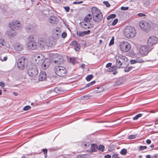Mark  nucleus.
I'll return each instance as SVG.
<instances>
[{
  "instance_id": "obj_1",
  "label": "nucleus",
  "mask_w": 158,
  "mask_h": 158,
  "mask_svg": "<svg viewBox=\"0 0 158 158\" xmlns=\"http://www.w3.org/2000/svg\"><path fill=\"white\" fill-rule=\"evenodd\" d=\"M115 58L118 68H125L127 64V58L126 56L119 54L116 56Z\"/></svg>"
},
{
  "instance_id": "obj_2",
  "label": "nucleus",
  "mask_w": 158,
  "mask_h": 158,
  "mask_svg": "<svg viewBox=\"0 0 158 158\" xmlns=\"http://www.w3.org/2000/svg\"><path fill=\"white\" fill-rule=\"evenodd\" d=\"M92 13L93 20L96 22H99L102 19L103 15L100 10L96 7L92 9Z\"/></svg>"
},
{
  "instance_id": "obj_3",
  "label": "nucleus",
  "mask_w": 158,
  "mask_h": 158,
  "mask_svg": "<svg viewBox=\"0 0 158 158\" xmlns=\"http://www.w3.org/2000/svg\"><path fill=\"white\" fill-rule=\"evenodd\" d=\"M136 33L135 29L132 26H127L124 29V34L127 38H132L135 36Z\"/></svg>"
},
{
  "instance_id": "obj_4",
  "label": "nucleus",
  "mask_w": 158,
  "mask_h": 158,
  "mask_svg": "<svg viewBox=\"0 0 158 158\" xmlns=\"http://www.w3.org/2000/svg\"><path fill=\"white\" fill-rule=\"evenodd\" d=\"M56 74L60 77H64L66 74V70L65 68L62 66H56L54 68Z\"/></svg>"
},
{
  "instance_id": "obj_5",
  "label": "nucleus",
  "mask_w": 158,
  "mask_h": 158,
  "mask_svg": "<svg viewBox=\"0 0 158 158\" xmlns=\"http://www.w3.org/2000/svg\"><path fill=\"white\" fill-rule=\"evenodd\" d=\"M54 42L51 41L49 40H40L38 43V46L41 49H43L45 46L48 47H52Z\"/></svg>"
},
{
  "instance_id": "obj_6",
  "label": "nucleus",
  "mask_w": 158,
  "mask_h": 158,
  "mask_svg": "<svg viewBox=\"0 0 158 158\" xmlns=\"http://www.w3.org/2000/svg\"><path fill=\"white\" fill-rule=\"evenodd\" d=\"M38 69L34 65L29 67L27 71L28 74L30 76L32 77H35L38 73Z\"/></svg>"
},
{
  "instance_id": "obj_7",
  "label": "nucleus",
  "mask_w": 158,
  "mask_h": 158,
  "mask_svg": "<svg viewBox=\"0 0 158 158\" xmlns=\"http://www.w3.org/2000/svg\"><path fill=\"white\" fill-rule=\"evenodd\" d=\"M27 60L24 56L20 57L17 62V67L20 70H23L27 63Z\"/></svg>"
},
{
  "instance_id": "obj_8",
  "label": "nucleus",
  "mask_w": 158,
  "mask_h": 158,
  "mask_svg": "<svg viewBox=\"0 0 158 158\" xmlns=\"http://www.w3.org/2000/svg\"><path fill=\"white\" fill-rule=\"evenodd\" d=\"M121 50L123 52H128L131 48L130 44L127 41L121 42L119 45Z\"/></svg>"
},
{
  "instance_id": "obj_9",
  "label": "nucleus",
  "mask_w": 158,
  "mask_h": 158,
  "mask_svg": "<svg viewBox=\"0 0 158 158\" xmlns=\"http://www.w3.org/2000/svg\"><path fill=\"white\" fill-rule=\"evenodd\" d=\"M150 21H142L140 22L139 25L140 27L144 31H148L151 29Z\"/></svg>"
},
{
  "instance_id": "obj_10",
  "label": "nucleus",
  "mask_w": 158,
  "mask_h": 158,
  "mask_svg": "<svg viewBox=\"0 0 158 158\" xmlns=\"http://www.w3.org/2000/svg\"><path fill=\"white\" fill-rule=\"evenodd\" d=\"M10 28L15 30L19 29L21 24L18 21H15L10 23Z\"/></svg>"
},
{
  "instance_id": "obj_11",
  "label": "nucleus",
  "mask_w": 158,
  "mask_h": 158,
  "mask_svg": "<svg viewBox=\"0 0 158 158\" xmlns=\"http://www.w3.org/2000/svg\"><path fill=\"white\" fill-rule=\"evenodd\" d=\"M139 52L141 55L146 56L148 53L149 49L146 46H143L140 47Z\"/></svg>"
},
{
  "instance_id": "obj_12",
  "label": "nucleus",
  "mask_w": 158,
  "mask_h": 158,
  "mask_svg": "<svg viewBox=\"0 0 158 158\" xmlns=\"http://www.w3.org/2000/svg\"><path fill=\"white\" fill-rule=\"evenodd\" d=\"M157 38L154 36L150 37L148 40L147 44L149 46H151L157 43Z\"/></svg>"
},
{
  "instance_id": "obj_13",
  "label": "nucleus",
  "mask_w": 158,
  "mask_h": 158,
  "mask_svg": "<svg viewBox=\"0 0 158 158\" xmlns=\"http://www.w3.org/2000/svg\"><path fill=\"white\" fill-rule=\"evenodd\" d=\"M27 45L28 48L32 50H34L36 49L37 47L36 43L35 42H27Z\"/></svg>"
},
{
  "instance_id": "obj_14",
  "label": "nucleus",
  "mask_w": 158,
  "mask_h": 158,
  "mask_svg": "<svg viewBox=\"0 0 158 158\" xmlns=\"http://www.w3.org/2000/svg\"><path fill=\"white\" fill-rule=\"evenodd\" d=\"M49 22L52 25L57 23L58 22V20L56 16H51L49 17Z\"/></svg>"
},
{
  "instance_id": "obj_15",
  "label": "nucleus",
  "mask_w": 158,
  "mask_h": 158,
  "mask_svg": "<svg viewBox=\"0 0 158 158\" xmlns=\"http://www.w3.org/2000/svg\"><path fill=\"white\" fill-rule=\"evenodd\" d=\"M80 25L81 27L83 29H87L90 28V24L85 21L80 22Z\"/></svg>"
},
{
  "instance_id": "obj_16",
  "label": "nucleus",
  "mask_w": 158,
  "mask_h": 158,
  "mask_svg": "<svg viewBox=\"0 0 158 158\" xmlns=\"http://www.w3.org/2000/svg\"><path fill=\"white\" fill-rule=\"evenodd\" d=\"M41 64H42V66L44 69H46L50 65L49 60L48 59L44 60Z\"/></svg>"
},
{
  "instance_id": "obj_17",
  "label": "nucleus",
  "mask_w": 158,
  "mask_h": 158,
  "mask_svg": "<svg viewBox=\"0 0 158 158\" xmlns=\"http://www.w3.org/2000/svg\"><path fill=\"white\" fill-rule=\"evenodd\" d=\"M61 33L60 31L57 30L54 31L52 35L53 38L54 39L57 40L60 36Z\"/></svg>"
},
{
  "instance_id": "obj_18",
  "label": "nucleus",
  "mask_w": 158,
  "mask_h": 158,
  "mask_svg": "<svg viewBox=\"0 0 158 158\" xmlns=\"http://www.w3.org/2000/svg\"><path fill=\"white\" fill-rule=\"evenodd\" d=\"M46 79V75L45 72H41L39 75L38 79L39 81H42Z\"/></svg>"
},
{
  "instance_id": "obj_19",
  "label": "nucleus",
  "mask_w": 158,
  "mask_h": 158,
  "mask_svg": "<svg viewBox=\"0 0 158 158\" xmlns=\"http://www.w3.org/2000/svg\"><path fill=\"white\" fill-rule=\"evenodd\" d=\"M14 48L16 51L19 52L23 50V46L22 44L17 43L14 45Z\"/></svg>"
},
{
  "instance_id": "obj_20",
  "label": "nucleus",
  "mask_w": 158,
  "mask_h": 158,
  "mask_svg": "<svg viewBox=\"0 0 158 158\" xmlns=\"http://www.w3.org/2000/svg\"><path fill=\"white\" fill-rule=\"evenodd\" d=\"M53 61L54 62L53 64L55 65L60 64H62L63 62L62 59L59 57H57L55 59H53Z\"/></svg>"
},
{
  "instance_id": "obj_21",
  "label": "nucleus",
  "mask_w": 158,
  "mask_h": 158,
  "mask_svg": "<svg viewBox=\"0 0 158 158\" xmlns=\"http://www.w3.org/2000/svg\"><path fill=\"white\" fill-rule=\"evenodd\" d=\"M17 34V32H16V30L12 29L10 28L8 31V34L9 36L10 37H13L16 35Z\"/></svg>"
},
{
  "instance_id": "obj_22",
  "label": "nucleus",
  "mask_w": 158,
  "mask_h": 158,
  "mask_svg": "<svg viewBox=\"0 0 158 158\" xmlns=\"http://www.w3.org/2000/svg\"><path fill=\"white\" fill-rule=\"evenodd\" d=\"M90 32V31L88 30L86 31H80L78 33L77 32V35L80 36H83L85 35L89 34Z\"/></svg>"
},
{
  "instance_id": "obj_23",
  "label": "nucleus",
  "mask_w": 158,
  "mask_h": 158,
  "mask_svg": "<svg viewBox=\"0 0 158 158\" xmlns=\"http://www.w3.org/2000/svg\"><path fill=\"white\" fill-rule=\"evenodd\" d=\"M144 60L141 58H137L135 60H130L131 64H135L136 63H140L143 62Z\"/></svg>"
},
{
  "instance_id": "obj_24",
  "label": "nucleus",
  "mask_w": 158,
  "mask_h": 158,
  "mask_svg": "<svg viewBox=\"0 0 158 158\" xmlns=\"http://www.w3.org/2000/svg\"><path fill=\"white\" fill-rule=\"evenodd\" d=\"M93 16L90 14H89L87 15L84 19V21L86 23H89L91 20Z\"/></svg>"
},
{
  "instance_id": "obj_25",
  "label": "nucleus",
  "mask_w": 158,
  "mask_h": 158,
  "mask_svg": "<svg viewBox=\"0 0 158 158\" xmlns=\"http://www.w3.org/2000/svg\"><path fill=\"white\" fill-rule=\"evenodd\" d=\"M98 148V146L95 144H92L91 146V151L90 152H96L97 149Z\"/></svg>"
},
{
  "instance_id": "obj_26",
  "label": "nucleus",
  "mask_w": 158,
  "mask_h": 158,
  "mask_svg": "<svg viewBox=\"0 0 158 158\" xmlns=\"http://www.w3.org/2000/svg\"><path fill=\"white\" fill-rule=\"evenodd\" d=\"M44 60L43 56L41 55H40V59H35L36 63L37 64H41Z\"/></svg>"
},
{
  "instance_id": "obj_27",
  "label": "nucleus",
  "mask_w": 158,
  "mask_h": 158,
  "mask_svg": "<svg viewBox=\"0 0 158 158\" xmlns=\"http://www.w3.org/2000/svg\"><path fill=\"white\" fill-rule=\"evenodd\" d=\"M150 24L151 25V28L154 29L157 26V22H155L154 21L150 22Z\"/></svg>"
},
{
  "instance_id": "obj_28",
  "label": "nucleus",
  "mask_w": 158,
  "mask_h": 158,
  "mask_svg": "<svg viewBox=\"0 0 158 158\" xmlns=\"http://www.w3.org/2000/svg\"><path fill=\"white\" fill-rule=\"evenodd\" d=\"M74 43L76 44L75 47L74 49L76 51H78L80 49V45L79 44L77 43L76 41H74Z\"/></svg>"
},
{
  "instance_id": "obj_29",
  "label": "nucleus",
  "mask_w": 158,
  "mask_h": 158,
  "mask_svg": "<svg viewBox=\"0 0 158 158\" xmlns=\"http://www.w3.org/2000/svg\"><path fill=\"white\" fill-rule=\"evenodd\" d=\"M117 67L118 68V67H117V66H113L112 67L108 69L107 71L108 72L114 71L116 69Z\"/></svg>"
},
{
  "instance_id": "obj_30",
  "label": "nucleus",
  "mask_w": 158,
  "mask_h": 158,
  "mask_svg": "<svg viewBox=\"0 0 158 158\" xmlns=\"http://www.w3.org/2000/svg\"><path fill=\"white\" fill-rule=\"evenodd\" d=\"M105 147L102 144L99 145L98 148V149L100 151H101L102 152H103L104 151Z\"/></svg>"
},
{
  "instance_id": "obj_31",
  "label": "nucleus",
  "mask_w": 158,
  "mask_h": 158,
  "mask_svg": "<svg viewBox=\"0 0 158 158\" xmlns=\"http://www.w3.org/2000/svg\"><path fill=\"white\" fill-rule=\"evenodd\" d=\"M95 82V81H93L92 82H90L89 83L86 84L85 86L83 88L84 89L86 87H88L91 86V85H92L93 84H94Z\"/></svg>"
},
{
  "instance_id": "obj_32",
  "label": "nucleus",
  "mask_w": 158,
  "mask_h": 158,
  "mask_svg": "<svg viewBox=\"0 0 158 158\" xmlns=\"http://www.w3.org/2000/svg\"><path fill=\"white\" fill-rule=\"evenodd\" d=\"M122 84V82L120 80H117L115 81L114 85L115 86H119Z\"/></svg>"
},
{
  "instance_id": "obj_33",
  "label": "nucleus",
  "mask_w": 158,
  "mask_h": 158,
  "mask_svg": "<svg viewBox=\"0 0 158 158\" xmlns=\"http://www.w3.org/2000/svg\"><path fill=\"white\" fill-rule=\"evenodd\" d=\"M116 15L114 14L110 15L107 17V19L110 20L111 19H114L116 17Z\"/></svg>"
},
{
  "instance_id": "obj_34",
  "label": "nucleus",
  "mask_w": 158,
  "mask_h": 158,
  "mask_svg": "<svg viewBox=\"0 0 158 158\" xmlns=\"http://www.w3.org/2000/svg\"><path fill=\"white\" fill-rule=\"evenodd\" d=\"M142 114H139L136 115L133 118L134 120H136L138 119L139 118L142 116Z\"/></svg>"
},
{
  "instance_id": "obj_35",
  "label": "nucleus",
  "mask_w": 158,
  "mask_h": 158,
  "mask_svg": "<svg viewBox=\"0 0 158 158\" xmlns=\"http://www.w3.org/2000/svg\"><path fill=\"white\" fill-rule=\"evenodd\" d=\"M54 91L55 93L58 94H59L61 92L60 88H59L58 87L55 88L54 90Z\"/></svg>"
},
{
  "instance_id": "obj_36",
  "label": "nucleus",
  "mask_w": 158,
  "mask_h": 158,
  "mask_svg": "<svg viewBox=\"0 0 158 158\" xmlns=\"http://www.w3.org/2000/svg\"><path fill=\"white\" fill-rule=\"evenodd\" d=\"M93 76V75L91 74L88 75L86 77V80L88 81H90L92 78Z\"/></svg>"
},
{
  "instance_id": "obj_37",
  "label": "nucleus",
  "mask_w": 158,
  "mask_h": 158,
  "mask_svg": "<svg viewBox=\"0 0 158 158\" xmlns=\"http://www.w3.org/2000/svg\"><path fill=\"white\" fill-rule=\"evenodd\" d=\"M28 42H33L34 41V38L32 35L29 36V38L28 39Z\"/></svg>"
},
{
  "instance_id": "obj_38",
  "label": "nucleus",
  "mask_w": 158,
  "mask_h": 158,
  "mask_svg": "<svg viewBox=\"0 0 158 158\" xmlns=\"http://www.w3.org/2000/svg\"><path fill=\"white\" fill-rule=\"evenodd\" d=\"M91 97L88 95H86L84 96L83 97H81L82 99L85 100L89 99Z\"/></svg>"
},
{
  "instance_id": "obj_39",
  "label": "nucleus",
  "mask_w": 158,
  "mask_h": 158,
  "mask_svg": "<svg viewBox=\"0 0 158 158\" xmlns=\"http://www.w3.org/2000/svg\"><path fill=\"white\" fill-rule=\"evenodd\" d=\"M127 152V151L126 149L124 148L120 152V153L122 155H125Z\"/></svg>"
},
{
  "instance_id": "obj_40",
  "label": "nucleus",
  "mask_w": 158,
  "mask_h": 158,
  "mask_svg": "<svg viewBox=\"0 0 158 158\" xmlns=\"http://www.w3.org/2000/svg\"><path fill=\"white\" fill-rule=\"evenodd\" d=\"M70 62L73 64H74L76 63V60L75 58H70Z\"/></svg>"
},
{
  "instance_id": "obj_41",
  "label": "nucleus",
  "mask_w": 158,
  "mask_h": 158,
  "mask_svg": "<svg viewBox=\"0 0 158 158\" xmlns=\"http://www.w3.org/2000/svg\"><path fill=\"white\" fill-rule=\"evenodd\" d=\"M132 67L130 66L129 67L127 68L124 69V71L125 72H127L130 71L132 69Z\"/></svg>"
},
{
  "instance_id": "obj_42",
  "label": "nucleus",
  "mask_w": 158,
  "mask_h": 158,
  "mask_svg": "<svg viewBox=\"0 0 158 158\" xmlns=\"http://www.w3.org/2000/svg\"><path fill=\"white\" fill-rule=\"evenodd\" d=\"M114 43V37H113L110 40V41L109 43V45L110 46L113 44Z\"/></svg>"
},
{
  "instance_id": "obj_43",
  "label": "nucleus",
  "mask_w": 158,
  "mask_h": 158,
  "mask_svg": "<svg viewBox=\"0 0 158 158\" xmlns=\"http://www.w3.org/2000/svg\"><path fill=\"white\" fill-rule=\"evenodd\" d=\"M42 151L44 152V156L45 157H47V150L46 149H43L42 150Z\"/></svg>"
},
{
  "instance_id": "obj_44",
  "label": "nucleus",
  "mask_w": 158,
  "mask_h": 158,
  "mask_svg": "<svg viewBox=\"0 0 158 158\" xmlns=\"http://www.w3.org/2000/svg\"><path fill=\"white\" fill-rule=\"evenodd\" d=\"M97 89L98 90L96 91V92L97 93H100L102 92L104 90L102 88L98 87Z\"/></svg>"
},
{
  "instance_id": "obj_45",
  "label": "nucleus",
  "mask_w": 158,
  "mask_h": 158,
  "mask_svg": "<svg viewBox=\"0 0 158 158\" xmlns=\"http://www.w3.org/2000/svg\"><path fill=\"white\" fill-rule=\"evenodd\" d=\"M31 108V107L29 106H25L23 109V110L25 111H26L30 110Z\"/></svg>"
},
{
  "instance_id": "obj_46",
  "label": "nucleus",
  "mask_w": 158,
  "mask_h": 158,
  "mask_svg": "<svg viewBox=\"0 0 158 158\" xmlns=\"http://www.w3.org/2000/svg\"><path fill=\"white\" fill-rule=\"evenodd\" d=\"M118 19H114V20L112 22L111 25L113 26H114L118 22Z\"/></svg>"
},
{
  "instance_id": "obj_47",
  "label": "nucleus",
  "mask_w": 158,
  "mask_h": 158,
  "mask_svg": "<svg viewBox=\"0 0 158 158\" xmlns=\"http://www.w3.org/2000/svg\"><path fill=\"white\" fill-rule=\"evenodd\" d=\"M136 137V136L135 135H131L129 136L128 138L130 139H135Z\"/></svg>"
},
{
  "instance_id": "obj_48",
  "label": "nucleus",
  "mask_w": 158,
  "mask_h": 158,
  "mask_svg": "<svg viewBox=\"0 0 158 158\" xmlns=\"http://www.w3.org/2000/svg\"><path fill=\"white\" fill-rule=\"evenodd\" d=\"M103 3L107 7H109L110 6V5L108 1H104Z\"/></svg>"
},
{
  "instance_id": "obj_49",
  "label": "nucleus",
  "mask_w": 158,
  "mask_h": 158,
  "mask_svg": "<svg viewBox=\"0 0 158 158\" xmlns=\"http://www.w3.org/2000/svg\"><path fill=\"white\" fill-rule=\"evenodd\" d=\"M7 59V56H5L3 58H2V57L1 56L0 57V60L2 61H6Z\"/></svg>"
},
{
  "instance_id": "obj_50",
  "label": "nucleus",
  "mask_w": 158,
  "mask_h": 158,
  "mask_svg": "<svg viewBox=\"0 0 158 158\" xmlns=\"http://www.w3.org/2000/svg\"><path fill=\"white\" fill-rule=\"evenodd\" d=\"M4 40L3 39H1L0 38V46H2L4 44Z\"/></svg>"
},
{
  "instance_id": "obj_51",
  "label": "nucleus",
  "mask_w": 158,
  "mask_h": 158,
  "mask_svg": "<svg viewBox=\"0 0 158 158\" xmlns=\"http://www.w3.org/2000/svg\"><path fill=\"white\" fill-rule=\"evenodd\" d=\"M147 147L146 146H140V150L142 151L144 149H146Z\"/></svg>"
},
{
  "instance_id": "obj_52",
  "label": "nucleus",
  "mask_w": 158,
  "mask_h": 158,
  "mask_svg": "<svg viewBox=\"0 0 158 158\" xmlns=\"http://www.w3.org/2000/svg\"><path fill=\"white\" fill-rule=\"evenodd\" d=\"M129 9L128 7L122 6L121 7V10H127Z\"/></svg>"
},
{
  "instance_id": "obj_53",
  "label": "nucleus",
  "mask_w": 158,
  "mask_h": 158,
  "mask_svg": "<svg viewBox=\"0 0 158 158\" xmlns=\"http://www.w3.org/2000/svg\"><path fill=\"white\" fill-rule=\"evenodd\" d=\"M137 15L140 17H144L145 16V15L144 14L142 13H138Z\"/></svg>"
},
{
  "instance_id": "obj_54",
  "label": "nucleus",
  "mask_w": 158,
  "mask_h": 158,
  "mask_svg": "<svg viewBox=\"0 0 158 158\" xmlns=\"http://www.w3.org/2000/svg\"><path fill=\"white\" fill-rule=\"evenodd\" d=\"M64 8L67 12H68L69 11L70 8L69 6H65L64 7Z\"/></svg>"
},
{
  "instance_id": "obj_55",
  "label": "nucleus",
  "mask_w": 158,
  "mask_h": 158,
  "mask_svg": "<svg viewBox=\"0 0 158 158\" xmlns=\"http://www.w3.org/2000/svg\"><path fill=\"white\" fill-rule=\"evenodd\" d=\"M0 86L2 87H4L5 86V84L3 82H0Z\"/></svg>"
},
{
  "instance_id": "obj_56",
  "label": "nucleus",
  "mask_w": 158,
  "mask_h": 158,
  "mask_svg": "<svg viewBox=\"0 0 158 158\" xmlns=\"http://www.w3.org/2000/svg\"><path fill=\"white\" fill-rule=\"evenodd\" d=\"M62 38H65L67 36V34L65 32H63L61 35Z\"/></svg>"
},
{
  "instance_id": "obj_57",
  "label": "nucleus",
  "mask_w": 158,
  "mask_h": 158,
  "mask_svg": "<svg viewBox=\"0 0 158 158\" xmlns=\"http://www.w3.org/2000/svg\"><path fill=\"white\" fill-rule=\"evenodd\" d=\"M82 2H83L82 1H79V2L75 1V2H73V4H78L82 3Z\"/></svg>"
},
{
  "instance_id": "obj_58",
  "label": "nucleus",
  "mask_w": 158,
  "mask_h": 158,
  "mask_svg": "<svg viewBox=\"0 0 158 158\" xmlns=\"http://www.w3.org/2000/svg\"><path fill=\"white\" fill-rule=\"evenodd\" d=\"M112 65V63H108L106 65V68H109V67H110Z\"/></svg>"
},
{
  "instance_id": "obj_59",
  "label": "nucleus",
  "mask_w": 158,
  "mask_h": 158,
  "mask_svg": "<svg viewBox=\"0 0 158 158\" xmlns=\"http://www.w3.org/2000/svg\"><path fill=\"white\" fill-rule=\"evenodd\" d=\"M118 155L117 154H114L112 155V158H117L118 157Z\"/></svg>"
},
{
  "instance_id": "obj_60",
  "label": "nucleus",
  "mask_w": 158,
  "mask_h": 158,
  "mask_svg": "<svg viewBox=\"0 0 158 158\" xmlns=\"http://www.w3.org/2000/svg\"><path fill=\"white\" fill-rule=\"evenodd\" d=\"M111 157V155L108 154L105 156V158H110Z\"/></svg>"
},
{
  "instance_id": "obj_61",
  "label": "nucleus",
  "mask_w": 158,
  "mask_h": 158,
  "mask_svg": "<svg viewBox=\"0 0 158 158\" xmlns=\"http://www.w3.org/2000/svg\"><path fill=\"white\" fill-rule=\"evenodd\" d=\"M151 141L150 139H148L146 140V143L148 144H150L151 143Z\"/></svg>"
},
{
  "instance_id": "obj_62",
  "label": "nucleus",
  "mask_w": 158,
  "mask_h": 158,
  "mask_svg": "<svg viewBox=\"0 0 158 158\" xmlns=\"http://www.w3.org/2000/svg\"><path fill=\"white\" fill-rule=\"evenodd\" d=\"M85 65L84 64H81V67L82 69H84L85 68Z\"/></svg>"
},
{
  "instance_id": "obj_63",
  "label": "nucleus",
  "mask_w": 158,
  "mask_h": 158,
  "mask_svg": "<svg viewBox=\"0 0 158 158\" xmlns=\"http://www.w3.org/2000/svg\"><path fill=\"white\" fill-rule=\"evenodd\" d=\"M35 59H40V56H35Z\"/></svg>"
},
{
  "instance_id": "obj_64",
  "label": "nucleus",
  "mask_w": 158,
  "mask_h": 158,
  "mask_svg": "<svg viewBox=\"0 0 158 158\" xmlns=\"http://www.w3.org/2000/svg\"><path fill=\"white\" fill-rule=\"evenodd\" d=\"M118 72L117 71L114 72H113L112 74L114 75H115Z\"/></svg>"
}]
</instances>
